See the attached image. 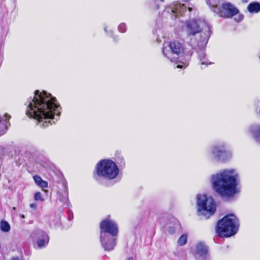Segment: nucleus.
Here are the masks:
<instances>
[{"mask_svg": "<svg viewBox=\"0 0 260 260\" xmlns=\"http://www.w3.org/2000/svg\"><path fill=\"white\" fill-rule=\"evenodd\" d=\"M239 13V9L230 2H223L218 14L220 16H234Z\"/></svg>", "mask_w": 260, "mask_h": 260, "instance_id": "nucleus-12", "label": "nucleus"}, {"mask_svg": "<svg viewBox=\"0 0 260 260\" xmlns=\"http://www.w3.org/2000/svg\"><path fill=\"white\" fill-rule=\"evenodd\" d=\"M198 212L201 215L208 218L216 211V204L212 198L205 194L197 195Z\"/></svg>", "mask_w": 260, "mask_h": 260, "instance_id": "nucleus-4", "label": "nucleus"}, {"mask_svg": "<svg viewBox=\"0 0 260 260\" xmlns=\"http://www.w3.org/2000/svg\"><path fill=\"white\" fill-rule=\"evenodd\" d=\"M226 144L225 143L218 144L213 146L211 150V153L213 156L218 160L224 161L231 158L232 152L226 149Z\"/></svg>", "mask_w": 260, "mask_h": 260, "instance_id": "nucleus-7", "label": "nucleus"}, {"mask_svg": "<svg viewBox=\"0 0 260 260\" xmlns=\"http://www.w3.org/2000/svg\"><path fill=\"white\" fill-rule=\"evenodd\" d=\"M259 58H260V56H259Z\"/></svg>", "mask_w": 260, "mask_h": 260, "instance_id": "nucleus-37", "label": "nucleus"}, {"mask_svg": "<svg viewBox=\"0 0 260 260\" xmlns=\"http://www.w3.org/2000/svg\"><path fill=\"white\" fill-rule=\"evenodd\" d=\"M26 114L30 118L36 119L41 126L45 127L55 123V116L60 114L55 98L43 91L36 90L33 98H30L26 103Z\"/></svg>", "mask_w": 260, "mask_h": 260, "instance_id": "nucleus-1", "label": "nucleus"}, {"mask_svg": "<svg viewBox=\"0 0 260 260\" xmlns=\"http://www.w3.org/2000/svg\"><path fill=\"white\" fill-rule=\"evenodd\" d=\"M118 30L121 32H124L126 30V26L124 23H121L118 26Z\"/></svg>", "mask_w": 260, "mask_h": 260, "instance_id": "nucleus-23", "label": "nucleus"}, {"mask_svg": "<svg viewBox=\"0 0 260 260\" xmlns=\"http://www.w3.org/2000/svg\"><path fill=\"white\" fill-rule=\"evenodd\" d=\"M177 68H183V66L178 64V65L177 66Z\"/></svg>", "mask_w": 260, "mask_h": 260, "instance_id": "nucleus-29", "label": "nucleus"}, {"mask_svg": "<svg viewBox=\"0 0 260 260\" xmlns=\"http://www.w3.org/2000/svg\"><path fill=\"white\" fill-rule=\"evenodd\" d=\"M188 10L190 11H191V8H188Z\"/></svg>", "mask_w": 260, "mask_h": 260, "instance_id": "nucleus-34", "label": "nucleus"}, {"mask_svg": "<svg viewBox=\"0 0 260 260\" xmlns=\"http://www.w3.org/2000/svg\"><path fill=\"white\" fill-rule=\"evenodd\" d=\"M197 253L201 256H206L208 253V247L203 243H199L196 246Z\"/></svg>", "mask_w": 260, "mask_h": 260, "instance_id": "nucleus-16", "label": "nucleus"}, {"mask_svg": "<svg viewBox=\"0 0 260 260\" xmlns=\"http://www.w3.org/2000/svg\"><path fill=\"white\" fill-rule=\"evenodd\" d=\"M10 118V116L7 114L3 116H0V136L6 133L8 125H10L9 121Z\"/></svg>", "mask_w": 260, "mask_h": 260, "instance_id": "nucleus-14", "label": "nucleus"}, {"mask_svg": "<svg viewBox=\"0 0 260 260\" xmlns=\"http://www.w3.org/2000/svg\"><path fill=\"white\" fill-rule=\"evenodd\" d=\"M100 234L117 236L118 229L116 223L110 217H106L100 225Z\"/></svg>", "mask_w": 260, "mask_h": 260, "instance_id": "nucleus-8", "label": "nucleus"}, {"mask_svg": "<svg viewBox=\"0 0 260 260\" xmlns=\"http://www.w3.org/2000/svg\"><path fill=\"white\" fill-rule=\"evenodd\" d=\"M203 25H205L204 32L207 30V26H209L210 30H211V27L209 25L206 24L205 22L198 21L195 19L188 20L186 22V24L187 35L194 36L197 34L199 33L202 30L204 29Z\"/></svg>", "mask_w": 260, "mask_h": 260, "instance_id": "nucleus-9", "label": "nucleus"}, {"mask_svg": "<svg viewBox=\"0 0 260 260\" xmlns=\"http://www.w3.org/2000/svg\"><path fill=\"white\" fill-rule=\"evenodd\" d=\"M242 18H243V17H235L234 18V20L236 22H240L242 20Z\"/></svg>", "mask_w": 260, "mask_h": 260, "instance_id": "nucleus-27", "label": "nucleus"}, {"mask_svg": "<svg viewBox=\"0 0 260 260\" xmlns=\"http://www.w3.org/2000/svg\"><path fill=\"white\" fill-rule=\"evenodd\" d=\"M211 31L210 27L209 26H207V30H206L204 32L203 34L201 35V39L198 42V47L199 48L198 53L200 61L202 64H211V62L208 63L207 61H205L204 59L206 55L204 49L206 46Z\"/></svg>", "mask_w": 260, "mask_h": 260, "instance_id": "nucleus-10", "label": "nucleus"}, {"mask_svg": "<svg viewBox=\"0 0 260 260\" xmlns=\"http://www.w3.org/2000/svg\"><path fill=\"white\" fill-rule=\"evenodd\" d=\"M206 2L212 11L218 14L223 1L222 0H206Z\"/></svg>", "mask_w": 260, "mask_h": 260, "instance_id": "nucleus-13", "label": "nucleus"}, {"mask_svg": "<svg viewBox=\"0 0 260 260\" xmlns=\"http://www.w3.org/2000/svg\"><path fill=\"white\" fill-rule=\"evenodd\" d=\"M34 198L35 200L43 201L44 200L41 197V194L40 192H37L35 193Z\"/></svg>", "mask_w": 260, "mask_h": 260, "instance_id": "nucleus-24", "label": "nucleus"}, {"mask_svg": "<svg viewBox=\"0 0 260 260\" xmlns=\"http://www.w3.org/2000/svg\"><path fill=\"white\" fill-rule=\"evenodd\" d=\"M13 210H14V211L16 210V208L15 207H13Z\"/></svg>", "mask_w": 260, "mask_h": 260, "instance_id": "nucleus-33", "label": "nucleus"}, {"mask_svg": "<svg viewBox=\"0 0 260 260\" xmlns=\"http://www.w3.org/2000/svg\"><path fill=\"white\" fill-rule=\"evenodd\" d=\"M58 199L63 204H67L68 202V192L64 190L62 192H58Z\"/></svg>", "mask_w": 260, "mask_h": 260, "instance_id": "nucleus-20", "label": "nucleus"}, {"mask_svg": "<svg viewBox=\"0 0 260 260\" xmlns=\"http://www.w3.org/2000/svg\"><path fill=\"white\" fill-rule=\"evenodd\" d=\"M33 179L36 184L42 188H47L48 182L43 180L40 176L38 175H35L33 176Z\"/></svg>", "mask_w": 260, "mask_h": 260, "instance_id": "nucleus-19", "label": "nucleus"}, {"mask_svg": "<svg viewBox=\"0 0 260 260\" xmlns=\"http://www.w3.org/2000/svg\"><path fill=\"white\" fill-rule=\"evenodd\" d=\"M11 260H19V259L18 258H15L14 257V258H12Z\"/></svg>", "mask_w": 260, "mask_h": 260, "instance_id": "nucleus-32", "label": "nucleus"}, {"mask_svg": "<svg viewBox=\"0 0 260 260\" xmlns=\"http://www.w3.org/2000/svg\"><path fill=\"white\" fill-rule=\"evenodd\" d=\"M187 236L186 234L182 235L178 240V244L180 246L185 245L187 242Z\"/></svg>", "mask_w": 260, "mask_h": 260, "instance_id": "nucleus-22", "label": "nucleus"}, {"mask_svg": "<svg viewBox=\"0 0 260 260\" xmlns=\"http://www.w3.org/2000/svg\"><path fill=\"white\" fill-rule=\"evenodd\" d=\"M127 260H134L133 257L132 256H131L128 258Z\"/></svg>", "mask_w": 260, "mask_h": 260, "instance_id": "nucleus-30", "label": "nucleus"}, {"mask_svg": "<svg viewBox=\"0 0 260 260\" xmlns=\"http://www.w3.org/2000/svg\"><path fill=\"white\" fill-rule=\"evenodd\" d=\"M243 2H247V1H246V0H244V1L243 0Z\"/></svg>", "mask_w": 260, "mask_h": 260, "instance_id": "nucleus-35", "label": "nucleus"}, {"mask_svg": "<svg viewBox=\"0 0 260 260\" xmlns=\"http://www.w3.org/2000/svg\"><path fill=\"white\" fill-rule=\"evenodd\" d=\"M104 30H105V31L106 32H107V34H109L110 35H111V34H112V31H111V30H110V31H109H109H108V30H107V27H105L104 28Z\"/></svg>", "mask_w": 260, "mask_h": 260, "instance_id": "nucleus-28", "label": "nucleus"}, {"mask_svg": "<svg viewBox=\"0 0 260 260\" xmlns=\"http://www.w3.org/2000/svg\"><path fill=\"white\" fill-rule=\"evenodd\" d=\"M168 231L171 234L174 233L175 232V228L174 227L172 228L171 226L169 227L168 229Z\"/></svg>", "mask_w": 260, "mask_h": 260, "instance_id": "nucleus-25", "label": "nucleus"}, {"mask_svg": "<svg viewBox=\"0 0 260 260\" xmlns=\"http://www.w3.org/2000/svg\"><path fill=\"white\" fill-rule=\"evenodd\" d=\"M239 225L234 215H228L218 222L216 232L220 237H229L237 233Z\"/></svg>", "mask_w": 260, "mask_h": 260, "instance_id": "nucleus-3", "label": "nucleus"}, {"mask_svg": "<svg viewBox=\"0 0 260 260\" xmlns=\"http://www.w3.org/2000/svg\"><path fill=\"white\" fill-rule=\"evenodd\" d=\"M118 173L117 166L111 160H102L96 165V174L99 177L112 180L117 177Z\"/></svg>", "mask_w": 260, "mask_h": 260, "instance_id": "nucleus-5", "label": "nucleus"}, {"mask_svg": "<svg viewBox=\"0 0 260 260\" xmlns=\"http://www.w3.org/2000/svg\"><path fill=\"white\" fill-rule=\"evenodd\" d=\"M20 216H21V217L22 218H25V216H24V215H23V214H21V215H20Z\"/></svg>", "mask_w": 260, "mask_h": 260, "instance_id": "nucleus-31", "label": "nucleus"}, {"mask_svg": "<svg viewBox=\"0 0 260 260\" xmlns=\"http://www.w3.org/2000/svg\"><path fill=\"white\" fill-rule=\"evenodd\" d=\"M117 236L100 234V242L105 251H110L114 249L116 244Z\"/></svg>", "mask_w": 260, "mask_h": 260, "instance_id": "nucleus-11", "label": "nucleus"}, {"mask_svg": "<svg viewBox=\"0 0 260 260\" xmlns=\"http://www.w3.org/2000/svg\"><path fill=\"white\" fill-rule=\"evenodd\" d=\"M183 52V45L177 41L170 42L169 44H164L162 48L163 55L171 61H175Z\"/></svg>", "mask_w": 260, "mask_h": 260, "instance_id": "nucleus-6", "label": "nucleus"}, {"mask_svg": "<svg viewBox=\"0 0 260 260\" xmlns=\"http://www.w3.org/2000/svg\"><path fill=\"white\" fill-rule=\"evenodd\" d=\"M247 10L250 13H257L260 11V4L258 2L251 3L248 5Z\"/></svg>", "mask_w": 260, "mask_h": 260, "instance_id": "nucleus-18", "label": "nucleus"}, {"mask_svg": "<svg viewBox=\"0 0 260 260\" xmlns=\"http://www.w3.org/2000/svg\"><path fill=\"white\" fill-rule=\"evenodd\" d=\"M243 2H247V1H246V0H244V1L243 0Z\"/></svg>", "mask_w": 260, "mask_h": 260, "instance_id": "nucleus-36", "label": "nucleus"}, {"mask_svg": "<svg viewBox=\"0 0 260 260\" xmlns=\"http://www.w3.org/2000/svg\"><path fill=\"white\" fill-rule=\"evenodd\" d=\"M0 229L4 232H8L10 230L9 223L5 220H2L0 223Z\"/></svg>", "mask_w": 260, "mask_h": 260, "instance_id": "nucleus-21", "label": "nucleus"}, {"mask_svg": "<svg viewBox=\"0 0 260 260\" xmlns=\"http://www.w3.org/2000/svg\"><path fill=\"white\" fill-rule=\"evenodd\" d=\"M211 183L214 191L223 199L234 198L240 191L238 174L234 169H227L212 175Z\"/></svg>", "mask_w": 260, "mask_h": 260, "instance_id": "nucleus-2", "label": "nucleus"}, {"mask_svg": "<svg viewBox=\"0 0 260 260\" xmlns=\"http://www.w3.org/2000/svg\"><path fill=\"white\" fill-rule=\"evenodd\" d=\"M249 132L252 135L254 140L260 143V125L253 124L248 127Z\"/></svg>", "mask_w": 260, "mask_h": 260, "instance_id": "nucleus-15", "label": "nucleus"}, {"mask_svg": "<svg viewBox=\"0 0 260 260\" xmlns=\"http://www.w3.org/2000/svg\"><path fill=\"white\" fill-rule=\"evenodd\" d=\"M49 242V236L47 234L43 233L41 238H39L37 242L38 247L42 248L45 246Z\"/></svg>", "mask_w": 260, "mask_h": 260, "instance_id": "nucleus-17", "label": "nucleus"}, {"mask_svg": "<svg viewBox=\"0 0 260 260\" xmlns=\"http://www.w3.org/2000/svg\"><path fill=\"white\" fill-rule=\"evenodd\" d=\"M30 208L36 210L37 209V205L35 203H31L29 205Z\"/></svg>", "mask_w": 260, "mask_h": 260, "instance_id": "nucleus-26", "label": "nucleus"}]
</instances>
